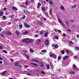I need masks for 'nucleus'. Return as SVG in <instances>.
I'll return each mask as SVG.
<instances>
[{"mask_svg": "<svg viewBox=\"0 0 79 79\" xmlns=\"http://www.w3.org/2000/svg\"><path fill=\"white\" fill-rule=\"evenodd\" d=\"M41 52H43V53H45L46 52V51L45 50H42Z\"/></svg>", "mask_w": 79, "mask_h": 79, "instance_id": "a878e982", "label": "nucleus"}, {"mask_svg": "<svg viewBox=\"0 0 79 79\" xmlns=\"http://www.w3.org/2000/svg\"><path fill=\"white\" fill-rule=\"evenodd\" d=\"M25 57H26L27 58V59H29V56H28L26 54H25Z\"/></svg>", "mask_w": 79, "mask_h": 79, "instance_id": "4be33fe9", "label": "nucleus"}, {"mask_svg": "<svg viewBox=\"0 0 79 79\" xmlns=\"http://www.w3.org/2000/svg\"><path fill=\"white\" fill-rule=\"evenodd\" d=\"M41 5V4L40 3H39L38 6H37V8H39L40 6Z\"/></svg>", "mask_w": 79, "mask_h": 79, "instance_id": "1a4fd4ad", "label": "nucleus"}, {"mask_svg": "<svg viewBox=\"0 0 79 79\" xmlns=\"http://www.w3.org/2000/svg\"><path fill=\"white\" fill-rule=\"evenodd\" d=\"M58 20L59 21V23H60L61 24V25H62V26H64V24L62 23V22H61V20H60V19H59V18H58Z\"/></svg>", "mask_w": 79, "mask_h": 79, "instance_id": "20e7f679", "label": "nucleus"}, {"mask_svg": "<svg viewBox=\"0 0 79 79\" xmlns=\"http://www.w3.org/2000/svg\"><path fill=\"white\" fill-rule=\"evenodd\" d=\"M51 67H52L53 66V65H52V64H51Z\"/></svg>", "mask_w": 79, "mask_h": 79, "instance_id": "338daca9", "label": "nucleus"}, {"mask_svg": "<svg viewBox=\"0 0 79 79\" xmlns=\"http://www.w3.org/2000/svg\"><path fill=\"white\" fill-rule=\"evenodd\" d=\"M44 15H45L46 16H48V15H47V13H46L45 11H44Z\"/></svg>", "mask_w": 79, "mask_h": 79, "instance_id": "f3484780", "label": "nucleus"}, {"mask_svg": "<svg viewBox=\"0 0 79 79\" xmlns=\"http://www.w3.org/2000/svg\"><path fill=\"white\" fill-rule=\"evenodd\" d=\"M2 49H3V47L0 46V49L2 50Z\"/></svg>", "mask_w": 79, "mask_h": 79, "instance_id": "e433bc0d", "label": "nucleus"}, {"mask_svg": "<svg viewBox=\"0 0 79 79\" xmlns=\"http://www.w3.org/2000/svg\"><path fill=\"white\" fill-rule=\"evenodd\" d=\"M58 60H60V59H61V57L59 56L58 57Z\"/></svg>", "mask_w": 79, "mask_h": 79, "instance_id": "09e8293b", "label": "nucleus"}, {"mask_svg": "<svg viewBox=\"0 0 79 79\" xmlns=\"http://www.w3.org/2000/svg\"><path fill=\"white\" fill-rule=\"evenodd\" d=\"M61 52L62 54H64V50H62L61 51Z\"/></svg>", "mask_w": 79, "mask_h": 79, "instance_id": "2f4dec72", "label": "nucleus"}, {"mask_svg": "<svg viewBox=\"0 0 79 79\" xmlns=\"http://www.w3.org/2000/svg\"><path fill=\"white\" fill-rule=\"evenodd\" d=\"M24 26H25V27L27 28L30 27V26L29 25H28L27 24H26V23H24Z\"/></svg>", "mask_w": 79, "mask_h": 79, "instance_id": "423d86ee", "label": "nucleus"}, {"mask_svg": "<svg viewBox=\"0 0 79 79\" xmlns=\"http://www.w3.org/2000/svg\"><path fill=\"white\" fill-rule=\"evenodd\" d=\"M35 37H38V35H35Z\"/></svg>", "mask_w": 79, "mask_h": 79, "instance_id": "0e129e2a", "label": "nucleus"}, {"mask_svg": "<svg viewBox=\"0 0 79 79\" xmlns=\"http://www.w3.org/2000/svg\"><path fill=\"white\" fill-rule=\"evenodd\" d=\"M52 47H54L55 48H58V45L57 44L55 45V44H53Z\"/></svg>", "mask_w": 79, "mask_h": 79, "instance_id": "0eeeda50", "label": "nucleus"}, {"mask_svg": "<svg viewBox=\"0 0 79 79\" xmlns=\"http://www.w3.org/2000/svg\"><path fill=\"white\" fill-rule=\"evenodd\" d=\"M12 9H13V10H18L17 8L15 6L12 7Z\"/></svg>", "mask_w": 79, "mask_h": 79, "instance_id": "ddd939ff", "label": "nucleus"}, {"mask_svg": "<svg viewBox=\"0 0 79 79\" xmlns=\"http://www.w3.org/2000/svg\"><path fill=\"white\" fill-rule=\"evenodd\" d=\"M15 65L17 66H19V67H22V65H20V64L18 62L16 63L15 64Z\"/></svg>", "mask_w": 79, "mask_h": 79, "instance_id": "7ed1b4c3", "label": "nucleus"}, {"mask_svg": "<svg viewBox=\"0 0 79 79\" xmlns=\"http://www.w3.org/2000/svg\"><path fill=\"white\" fill-rule=\"evenodd\" d=\"M31 64H34V65H35V66H37V64H34V63H31Z\"/></svg>", "mask_w": 79, "mask_h": 79, "instance_id": "58836bf2", "label": "nucleus"}, {"mask_svg": "<svg viewBox=\"0 0 79 79\" xmlns=\"http://www.w3.org/2000/svg\"><path fill=\"white\" fill-rule=\"evenodd\" d=\"M63 36H64V37H65L66 36V34L64 33L63 34Z\"/></svg>", "mask_w": 79, "mask_h": 79, "instance_id": "3c124183", "label": "nucleus"}, {"mask_svg": "<svg viewBox=\"0 0 79 79\" xmlns=\"http://www.w3.org/2000/svg\"><path fill=\"white\" fill-rule=\"evenodd\" d=\"M4 10L5 11L6 10V8H4Z\"/></svg>", "mask_w": 79, "mask_h": 79, "instance_id": "864d4df0", "label": "nucleus"}, {"mask_svg": "<svg viewBox=\"0 0 79 79\" xmlns=\"http://www.w3.org/2000/svg\"><path fill=\"white\" fill-rule=\"evenodd\" d=\"M66 52L67 54H68L69 53V50H66Z\"/></svg>", "mask_w": 79, "mask_h": 79, "instance_id": "b1692460", "label": "nucleus"}, {"mask_svg": "<svg viewBox=\"0 0 79 79\" xmlns=\"http://www.w3.org/2000/svg\"><path fill=\"white\" fill-rule=\"evenodd\" d=\"M47 67L48 68V69H50V66H49V65H47Z\"/></svg>", "mask_w": 79, "mask_h": 79, "instance_id": "c756f323", "label": "nucleus"}, {"mask_svg": "<svg viewBox=\"0 0 79 79\" xmlns=\"http://www.w3.org/2000/svg\"><path fill=\"white\" fill-rule=\"evenodd\" d=\"M61 8L62 10H64V8L63 6L61 5Z\"/></svg>", "mask_w": 79, "mask_h": 79, "instance_id": "aec40b11", "label": "nucleus"}, {"mask_svg": "<svg viewBox=\"0 0 79 79\" xmlns=\"http://www.w3.org/2000/svg\"><path fill=\"white\" fill-rule=\"evenodd\" d=\"M33 41H34V40H31L29 39H25L22 40V42H32Z\"/></svg>", "mask_w": 79, "mask_h": 79, "instance_id": "f257e3e1", "label": "nucleus"}, {"mask_svg": "<svg viewBox=\"0 0 79 79\" xmlns=\"http://www.w3.org/2000/svg\"><path fill=\"white\" fill-rule=\"evenodd\" d=\"M48 34V32H47L46 33H45L44 34L45 37H47V35Z\"/></svg>", "mask_w": 79, "mask_h": 79, "instance_id": "4468645a", "label": "nucleus"}, {"mask_svg": "<svg viewBox=\"0 0 79 79\" xmlns=\"http://www.w3.org/2000/svg\"><path fill=\"white\" fill-rule=\"evenodd\" d=\"M49 44V42H48V40H46L45 42V44L46 45H48Z\"/></svg>", "mask_w": 79, "mask_h": 79, "instance_id": "39448f33", "label": "nucleus"}, {"mask_svg": "<svg viewBox=\"0 0 79 79\" xmlns=\"http://www.w3.org/2000/svg\"><path fill=\"white\" fill-rule=\"evenodd\" d=\"M68 22L67 21L66 22V24L67 25H68Z\"/></svg>", "mask_w": 79, "mask_h": 79, "instance_id": "13d9d810", "label": "nucleus"}, {"mask_svg": "<svg viewBox=\"0 0 79 79\" xmlns=\"http://www.w3.org/2000/svg\"><path fill=\"white\" fill-rule=\"evenodd\" d=\"M44 20H46V18H44Z\"/></svg>", "mask_w": 79, "mask_h": 79, "instance_id": "774afa93", "label": "nucleus"}, {"mask_svg": "<svg viewBox=\"0 0 79 79\" xmlns=\"http://www.w3.org/2000/svg\"><path fill=\"white\" fill-rule=\"evenodd\" d=\"M73 69H75V68H76V65L74 64L73 65Z\"/></svg>", "mask_w": 79, "mask_h": 79, "instance_id": "2eb2a0df", "label": "nucleus"}, {"mask_svg": "<svg viewBox=\"0 0 79 79\" xmlns=\"http://www.w3.org/2000/svg\"><path fill=\"white\" fill-rule=\"evenodd\" d=\"M39 24L40 25H42V24H43V23H42V22H40L39 23Z\"/></svg>", "mask_w": 79, "mask_h": 79, "instance_id": "c9c22d12", "label": "nucleus"}, {"mask_svg": "<svg viewBox=\"0 0 79 79\" xmlns=\"http://www.w3.org/2000/svg\"><path fill=\"white\" fill-rule=\"evenodd\" d=\"M75 58H77V56H74Z\"/></svg>", "mask_w": 79, "mask_h": 79, "instance_id": "e2e57ef3", "label": "nucleus"}, {"mask_svg": "<svg viewBox=\"0 0 79 79\" xmlns=\"http://www.w3.org/2000/svg\"><path fill=\"white\" fill-rule=\"evenodd\" d=\"M2 18H3V19H6V17H5V16H3L2 17Z\"/></svg>", "mask_w": 79, "mask_h": 79, "instance_id": "de8ad7c7", "label": "nucleus"}, {"mask_svg": "<svg viewBox=\"0 0 79 79\" xmlns=\"http://www.w3.org/2000/svg\"><path fill=\"white\" fill-rule=\"evenodd\" d=\"M23 52H27V51L26 50H24Z\"/></svg>", "mask_w": 79, "mask_h": 79, "instance_id": "5fc2aeb1", "label": "nucleus"}, {"mask_svg": "<svg viewBox=\"0 0 79 79\" xmlns=\"http://www.w3.org/2000/svg\"><path fill=\"white\" fill-rule=\"evenodd\" d=\"M6 34H8V35H11V33L10 31H7L6 32Z\"/></svg>", "mask_w": 79, "mask_h": 79, "instance_id": "9b49d317", "label": "nucleus"}, {"mask_svg": "<svg viewBox=\"0 0 79 79\" xmlns=\"http://www.w3.org/2000/svg\"><path fill=\"white\" fill-rule=\"evenodd\" d=\"M55 39H58V36H56L55 37Z\"/></svg>", "mask_w": 79, "mask_h": 79, "instance_id": "49530a36", "label": "nucleus"}, {"mask_svg": "<svg viewBox=\"0 0 79 79\" xmlns=\"http://www.w3.org/2000/svg\"><path fill=\"white\" fill-rule=\"evenodd\" d=\"M50 57H52V58H53L55 59V58H56V55L55 54H51L50 55Z\"/></svg>", "mask_w": 79, "mask_h": 79, "instance_id": "f03ea898", "label": "nucleus"}, {"mask_svg": "<svg viewBox=\"0 0 79 79\" xmlns=\"http://www.w3.org/2000/svg\"><path fill=\"white\" fill-rule=\"evenodd\" d=\"M40 42H41L40 40V39H39L38 40V41L37 42V44L38 45H39V44L40 43Z\"/></svg>", "mask_w": 79, "mask_h": 79, "instance_id": "6e6552de", "label": "nucleus"}, {"mask_svg": "<svg viewBox=\"0 0 79 79\" xmlns=\"http://www.w3.org/2000/svg\"><path fill=\"white\" fill-rule=\"evenodd\" d=\"M29 1H26V2H25V4L26 5H27V3H28Z\"/></svg>", "mask_w": 79, "mask_h": 79, "instance_id": "4c0bfd02", "label": "nucleus"}, {"mask_svg": "<svg viewBox=\"0 0 79 79\" xmlns=\"http://www.w3.org/2000/svg\"><path fill=\"white\" fill-rule=\"evenodd\" d=\"M41 73L42 74H45V73L44 72L42 71L41 72Z\"/></svg>", "mask_w": 79, "mask_h": 79, "instance_id": "72a5a7b5", "label": "nucleus"}, {"mask_svg": "<svg viewBox=\"0 0 79 79\" xmlns=\"http://www.w3.org/2000/svg\"><path fill=\"white\" fill-rule=\"evenodd\" d=\"M3 60V58H2L0 57V60Z\"/></svg>", "mask_w": 79, "mask_h": 79, "instance_id": "4d7b16f0", "label": "nucleus"}, {"mask_svg": "<svg viewBox=\"0 0 79 79\" xmlns=\"http://www.w3.org/2000/svg\"><path fill=\"white\" fill-rule=\"evenodd\" d=\"M6 71H5L3 73H2V76H3V75H5V74H6Z\"/></svg>", "mask_w": 79, "mask_h": 79, "instance_id": "f8f14e48", "label": "nucleus"}, {"mask_svg": "<svg viewBox=\"0 0 79 79\" xmlns=\"http://www.w3.org/2000/svg\"><path fill=\"white\" fill-rule=\"evenodd\" d=\"M15 33H16V34H17V35H19V34H20L19 32V31H16L15 32Z\"/></svg>", "mask_w": 79, "mask_h": 79, "instance_id": "dca6fc26", "label": "nucleus"}, {"mask_svg": "<svg viewBox=\"0 0 79 79\" xmlns=\"http://www.w3.org/2000/svg\"><path fill=\"white\" fill-rule=\"evenodd\" d=\"M28 33V32L27 31H26L23 33V35H26V34H27Z\"/></svg>", "mask_w": 79, "mask_h": 79, "instance_id": "5701e85b", "label": "nucleus"}, {"mask_svg": "<svg viewBox=\"0 0 79 79\" xmlns=\"http://www.w3.org/2000/svg\"><path fill=\"white\" fill-rule=\"evenodd\" d=\"M54 30L55 31V32H57L58 31V30H57L56 29H54Z\"/></svg>", "mask_w": 79, "mask_h": 79, "instance_id": "a18cd8bd", "label": "nucleus"}, {"mask_svg": "<svg viewBox=\"0 0 79 79\" xmlns=\"http://www.w3.org/2000/svg\"><path fill=\"white\" fill-rule=\"evenodd\" d=\"M40 34H43V32H42V31H40Z\"/></svg>", "mask_w": 79, "mask_h": 79, "instance_id": "603ef678", "label": "nucleus"}, {"mask_svg": "<svg viewBox=\"0 0 79 79\" xmlns=\"http://www.w3.org/2000/svg\"><path fill=\"white\" fill-rule=\"evenodd\" d=\"M69 58V57L68 56H65L63 58L64 60H66V59H67V58Z\"/></svg>", "mask_w": 79, "mask_h": 79, "instance_id": "9d476101", "label": "nucleus"}, {"mask_svg": "<svg viewBox=\"0 0 79 79\" xmlns=\"http://www.w3.org/2000/svg\"><path fill=\"white\" fill-rule=\"evenodd\" d=\"M11 61L12 62H13V59H11Z\"/></svg>", "mask_w": 79, "mask_h": 79, "instance_id": "680f3d73", "label": "nucleus"}, {"mask_svg": "<svg viewBox=\"0 0 79 79\" xmlns=\"http://www.w3.org/2000/svg\"><path fill=\"white\" fill-rule=\"evenodd\" d=\"M57 32H58L59 33H60V32H61V31L60 30H58Z\"/></svg>", "mask_w": 79, "mask_h": 79, "instance_id": "a19ab883", "label": "nucleus"}, {"mask_svg": "<svg viewBox=\"0 0 79 79\" xmlns=\"http://www.w3.org/2000/svg\"><path fill=\"white\" fill-rule=\"evenodd\" d=\"M32 61H35V62H38V61L35 59H33L32 60Z\"/></svg>", "mask_w": 79, "mask_h": 79, "instance_id": "c85d7f7f", "label": "nucleus"}, {"mask_svg": "<svg viewBox=\"0 0 79 79\" xmlns=\"http://www.w3.org/2000/svg\"><path fill=\"white\" fill-rule=\"evenodd\" d=\"M70 74L72 75V74H74V72H70Z\"/></svg>", "mask_w": 79, "mask_h": 79, "instance_id": "a211bd4d", "label": "nucleus"}, {"mask_svg": "<svg viewBox=\"0 0 79 79\" xmlns=\"http://www.w3.org/2000/svg\"><path fill=\"white\" fill-rule=\"evenodd\" d=\"M69 43L70 44H73V42L71 41H69Z\"/></svg>", "mask_w": 79, "mask_h": 79, "instance_id": "393cba45", "label": "nucleus"}, {"mask_svg": "<svg viewBox=\"0 0 79 79\" xmlns=\"http://www.w3.org/2000/svg\"><path fill=\"white\" fill-rule=\"evenodd\" d=\"M30 52L31 53H33L34 52V50L32 49H30Z\"/></svg>", "mask_w": 79, "mask_h": 79, "instance_id": "cd10ccee", "label": "nucleus"}, {"mask_svg": "<svg viewBox=\"0 0 79 79\" xmlns=\"http://www.w3.org/2000/svg\"><path fill=\"white\" fill-rule=\"evenodd\" d=\"M77 38H78L79 37V35H77Z\"/></svg>", "mask_w": 79, "mask_h": 79, "instance_id": "052dcab7", "label": "nucleus"}, {"mask_svg": "<svg viewBox=\"0 0 79 79\" xmlns=\"http://www.w3.org/2000/svg\"><path fill=\"white\" fill-rule=\"evenodd\" d=\"M3 12H0V16H3Z\"/></svg>", "mask_w": 79, "mask_h": 79, "instance_id": "6ab92c4d", "label": "nucleus"}, {"mask_svg": "<svg viewBox=\"0 0 79 79\" xmlns=\"http://www.w3.org/2000/svg\"><path fill=\"white\" fill-rule=\"evenodd\" d=\"M71 23H73V22H74V20H71Z\"/></svg>", "mask_w": 79, "mask_h": 79, "instance_id": "bf43d9fd", "label": "nucleus"}, {"mask_svg": "<svg viewBox=\"0 0 79 79\" xmlns=\"http://www.w3.org/2000/svg\"><path fill=\"white\" fill-rule=\"evenodd\" d=\"M75 49L77 50H78L79 49V48L77 47H76L75 48Z\"/></svg>", "mask_w": 79, "mask_h": 79, "instance_id": "473e14b6", "label": "nucleus"}, {"mask_svg": "<svg viewBox=\"0 0 79 79\" xmlns=\"http://www.w3.org/2000/svg\"><path fill=\"white\" fill-rule=\"evenodd\" d=\"M27 75H28V76H31V74L28 73H27Z\"/></svg>", "mask_w": 79, "mask_h": 79, "instance_id": "c03bdc74", "label": "nucleus"}, {"mask_svg": "<svg viewBox=\"0 0 79 79\" xmlns=\"http://www.w3.org/2000/svg\"><path fill=\"white\" fill-rule=\"evenodd\" d=\"M76 7V5H74L73 7H72L71 8L73 9L74 8H75Z\"/></svg>", "mask_w": 79, "mask_h": 79, "instance_id": "79ce46f5", "label": "nucleus"}, {"mask_svg": "<svg viewBox=\"0 0 79 79\" xmlns=\"http://www.w3.org/2000/svg\"><path fill=\"white\" fill-rule=\"evenodd\" d=\"M50 15H52V9H51L50 10Z\"/></svg>", "mask_w": 79, "mask_h": 79, "instance_id": "7c9ffc66", "label": "nucleus"}, {"mask_svg": "<svg viewBox=\"0 0 79 79\" xmlns=\"http://www.w3.org/2000/svg\"><path fill=\"white\" fill-rule=\"evenodd\" d=\"M43 2L44 4H46V2L45 1H44Z\"/></svg>", "mask_w": 79, "mask_h": 79, "instance_id": "6e6d98bb", "label": "nucleus"}, {"mask_svg": "<svg viewBox=\"0 0 79 79\" xmlns=\"http://www.w3.org/2000/svg\"><path fill=\"white\" fill-rule=\"evenodd\" d=\"M25 18H26V16L24 15L22 17L23 19H25Z\"/></svg>", "mask_w": 79, "mask_h": 79, "instance_id": "ea45409f", "label": "nucleus"}, {"mask_svg": "<svg viewBox=\"0 0 79 79\" xmlns=\"http://www.w3.org/2000/svg\"><path fill=\"white\" fill-rule=\"evenodd\" d=\"M0 35L1 37H5V36H4L2 34H0Z\"/></svg>", "mask_w": 79, "mask_h": 79, "instance_id": "bb28decb", "label": "nucleus"}, {"mask_svg": "<svg viewBox=\"0 0 79 79\" xmlns=\"http://www.w3.org/2000/svg\"><path fill=\"white\" fill-rule=\"evenodd\" d=\"M49 3L50 4H53V2L51 1L49 2Z\"/></svg>", "mask_w": 79, "mask_h": 79, "instance_id": "37998d69", "label": "nucleus"}, {"mask_svg": "<svg viewBox=\"0 0 79 79\" xmlns=\"http://www.w3.org/2000/svg\"><path fill=\"white\" fill-rule=\"evenodd\" d=\"M9 24H11V22H9L8 23Z\"/></svg>", "mask_w": 79, "mask_h": 79, "instance_id": "69168bd1", "label": "nucleus"}, {"mask_svg": "<svg viewBox=\"0 0 79 79\" xmlns=\"http://www.w3.org/2000/svg\"><path fill=\"white\" fill-rule=\"evenodd\" d=\"M3 52H4V53H6V54H7V53H8L7 51H6L5 50H3Z\"/></svg>", "mask_w": 79, "mask_h": 79, "instance_id": "412c9836", "label": "nucleus"}, {"mask_svg": "<svg viewBox=\"0 0 79 79\" xmlns=\"http://www.w3.org/2000/svg\"><path fill=\"white\" fill-rule=\"evenodd\" d=\"M45 8L44 7H43L42 8V10L44 11L45 10Z\"/></svg>", "mask_w": 79, "mask_h": 79, "instance_id": "f704fd0d", "label": "nucleus"}, {"mask_svg": "<svg viewBox=\"0 0 79 79\" xmlns=\"http://www.w3.org/2000/svg\"><path fill=\"white\" fill-rule=\"evenodd\" d=\"M19 28H21V27H22V25H19Z\"/></svg>", "mask_w": 79, "mask_h": 79, "instance_id": "8fccbe9b", "label": "nucleus"}]
</instances>
